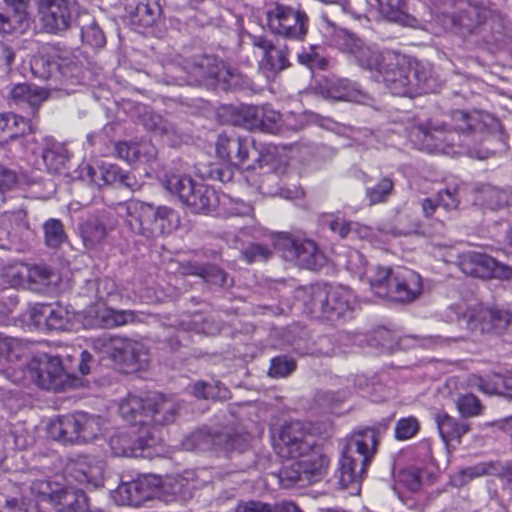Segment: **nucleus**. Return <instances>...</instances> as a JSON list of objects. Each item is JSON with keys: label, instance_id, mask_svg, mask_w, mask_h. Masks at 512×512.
Masks as SVG:
<instances>
[{"label": "nucleus", "instance_id": "obj_1", "mask_svg": "<svg viewBox=\"0 0 512 512\" xmlns=\"http://www.w3.org/2000/svg\"><path fill=\"white\" fill-rule=\"evenodd\" d=\"M452 120L453 130H447L442 123L429 121L408 128L407 136L419 150L428 153H448L447 149L450 147L468 145V132L482 129L479 112L467 113L457 110L452 113Z\"/></svg>", "mask_w": 512, "mask_h": 512}, {"label": "nucleus", "instance_id": "obj_2", "mask_svg": "<svg viewBox=\"0 0 512 512\" xmlns=\"http://www.w3.org/2000/svg\"><path fill=\"white\" fill-rule=\"evenodd\" d=\"M372 73L377 82H383L393 95L415 97L431 91L428 71L395 51H381L379 65Z\"/></svg>", "mask_w": 512, "mask_h": 512}, {"label": "nucleus", "instance_id": "obj_3", "mask_svg": "<svg viewBox=\"0 0 512 512\" xmlns=\"http://www.w3.org/2000/svg\"><path fill=\"white\" fill-rule=\"evenodd\" d=\"M295 298L311 317L333 324L352 319L356 306L354 293L342 285L330 288L320 285L300 287L295 292Z\"/></svg>", "mask_w": 512, "mask_h": 512}, {"label": "nucleus", "instance_id": "obj_4", "mask_svg": "<svg viewBox=\"0 0 512 512\" xmlns=\"http://www.w3.org/2000/svg\"><path fill=\"white\" fill-rule=\"evenodd\" d=\"M377 446L376 431L366 428L352 434L341 453L336 477L342 489L359 494L362 479Z\"/></svg>", "mask_w": 512, "mask_h": 512}, {"label": "nucleus", "instance_id": "obj_5", "mask_svg": "<svg viewBox=\"0 0 512 512\" xmlns=\"http://www.w3.org/2000/svg\"><path fill=\"white\" fill-rule=\"evenodd\" d=\"M433 21L443 31L472 34L491 14L488 0H429Z\"/></svg>", "mask_w": 512, "mask_h": 512}, {"label": "nucleus", "instance_id": "obj_6", "mask_svg": "<svg viewBox=\"0 0 512 512\" xmlns=\"http://www.w3.org/2000/svg\"><path fill=\"white\" fill-rule=\"evenodd\" d=\"M117 213L124 218L125 225L132 233L148 239L169 234L180 224L179 215L172 208L154 207L139 200L120 203Z\"/></svg>", "mask_w": 512, "mask_h": 512}, {"label": "nucleus", "instance_id": "obj_7", "mask_svg": "<svg viewBox=\"0 0 512 512\" xmlns=\"http://www.w3.org/2000/svg\"><path fill=\"white\" fill-rule=\"evenodd\" d=\"M9 377L16 384L33 383L41 389L55 392L76 388L80 384V379L65 371L60 356L45 352L35 354L24 369L14 370Z\"/></svg>", "mask_w": 512, "mask_h": 512}, {"label": "nucleus", "instance_id": "obj_8", "mask_svg": "<svg viewBox=\"0 0 512 512\" xmlns=\"http://www.w3.org/2000/svg\"><path fill=\"white\" fill-rule=\"evenodd\" d=\"M175 69L181 73L175 75L179 85L204 84L227 91L237 89L244 84L243 76L239 72L209 56L185 60L182 66Z\"/></svg>", "mask_w": 512, "mask_h": 512}, {"label": "nucleus", "instance_id": "obj_9", "mask_svg": "<svg viewBox=\"0 0 512 512\" xmlns=\"http://www.w3.org/2000/svg\"><path fill=\"white\" fill-rule=\"evenodd\" d=\"M371 290L375 295L391 301L410 303L422 293V277L406 267L376 266L369 277Z\"/></svg>", "mask_w": 512, "mask_h": 512}, {"label": "nucleus", "instance_id": "obj_10", "mask_svg": "<svg viewBox=\"0 0 512 512\" xmlns=\"http://www.w3.org/2000/svg\"><path fill=\"white\" fill-rule=\"evenodd\" d=\"M178 404L159 393H149L144 398L129 394L119 404V413L131 425L146 427L150 423L172 422L178 411Z\"/></svg>", "mask_w": 512, "mask_h": 512}, {"label": "nucleus", "instance_id": "obj_11", "mask_svg": "<svg viewBox=\"0 0 512 512\" xmlns=\"http://www.w3.org/2000/svg\"><path fill=\"white\" fill-rule=\"evenodd\" d=\"M274 148L260 149L250 136L220 134L216 142V153L221 159L232 164L256 169L271 165L274 160Z\"/></svg>", "mask_w": 512, "mask_h": 512}, {"label": "nucleus", "instance_id": "obj_12", "mask_svg": "<svg viewBox=\"0 0 512 512\" xmlns=\"http://www.w3.org/2000/svg\"><path fill=\"white\" fill-rule=\"evenodd\" d=\"M104 421L98 415L85 412L59 416L48 425L51 438L63 444L87 443L103 431Z\"/></svg>", "mask_w": 512, "mask_h": 512}, {"label": "nucleus", "instance_id": "obj_13", "mask_svg": "<svg viewBox=\"0 0 512 512\" xmlns=\"http://www.w3.org/2000/svg\"><path fill=\"white\" fill-rule=\"evenodd\" d=\"M92 348L102 359L109 358L127 368H142L148 362L144 345L130 339L105 333L92 339Z\"/></svg>", "mask_w": 512, "mask_h": 512}, {"label": "nucleus", "instance_id": "obj_14", "mask_svg": "<svg viewBox=\"0 0 512 512\" xmlns=\"http://www.w3.org/2000/svg\"><path fill=\"white\" fill-rule=\"evenodd\" d=\"M275 250L287 262L298 267L317 270L324 263V256L316 243L310 239L296 237L289 233H277L272 236Z\"/></svg>", "mask_w": 512, "mask_h": 512}, {"label": "nucleus", "instance_id": "obj_15", "mask_svg": "<svg viewBox=\"0 0 512 512\" xmlns=\"http://www.w3.org/2000/svg\"><path fill=\"white\" fill-rule=\"evenodd\" d=\"M267 21L269 29L274 34L301 40L307 33L309 18L299 8L276 3L268 9Z\"/></svg>", "mask_w": 512, "mask_h": 512}, {"label": "nucleus", "instance_id": "obj_16", "mask_svg": "<svg viewBox=\"0 0 512 512\" xmlns=\"http://www.w3.org/2000/svg\"><path fill=\"white\" fill-rule=\"evenodd\" d=\"M247 444L245 435L220 432L212 433L207 428L197 429L186 435L181 441L182 449L186 451H216L230 452L241 450Z\"/></svg>", "mask_w": 512, "mask_h": 512}, {"label": "nucleus", "instance_id": "obj_17", "mask_svg": "<svg viewBox=\"0 0 512 512\" xmlns=\"http://www.w3.org/2000/svg\"><path fill=\"white\" fill-rule=\"evenodd\" d=\"M315 445V438L307 426L300 421L284 424L274 439L276 453L287 459H296L308 454Z\"/></svg>", "mask_w": 512, "mask_h": 512}, {"label": "nucleus", "instance_id": "obj_18", "mask_svg": "<svg viewBox=\"0 0 512 512\" xmlns=\"http://www.w3.org/2000/svg\"><path fill=\"white\" fill-rule=\"evenodd\" d=\"M459 321L466 323L471 331L501 334L512 330V311L487 308L479 304L463 313Z\"/></svg>", "mask_w": 512, "mask_h": 512}, {"label": "nucleus", "instance_id": "obj_19", "mask_svg": "<svg viewBox=\"0 0 512 512\" xmlns=\"http://www.w3.org/2000/svg\"><path fill=\"white\" fill-rule=\"evenodd\" d=\"M157 431L147 429L148 437H140L134 442L127 434L120 433L110 438L109 445L115 456L151 459L163 453L161 441L155 435Z\"/></svg>", "mask_w": 512, "mask_h": 512}, {"label": "nucleus", "instance_id": "obj_20", "mask_svg": "<svg viewBox=\"0 0 512 512\" xmlns=\"http://www.w3.org/2000/svg\"><path fill=\"white\" fill-rule=\"evenodd\" d=\"M330 42L331 45L352 57L363 69L373 71L379 65L381 52L366 45L355 34L345 29H335Z\"/></svg>", "mask_w": 512, "mask_h": 512}, {"label": "nucleus", "instance_id": "obj_21", "mask_svg": "<svg viewBox=\"0 0 512 512\" xmlns=\"http://www.w3.org/2000/svg\"><path fill=\"white\" fill-rule=\"evenodd\" d=\"M330 42L331 45L352 57L363 69L373 71L379 65L381 52L366 45L355 34L345 29H335Z\"/></svg>", "mask_w": 512, "mask_h": 512}, {"label": "nucleus", "instance_id": "obj_22", "mask_svg": "<svg viewBox=\"0 0 512 512\" xmlns=\"http://www.w3.org/2000/svg\"><path fill=\"white\" fill-rule=\"evenodd\" d=\"M460 269L463 273L478 278H500L508 279L512 270L506 265L498 263L489 255L467 251L459 256Z\"/></svg>", "mask_w": 512, "mask_h": 512}, {"label": "nucleus", "instance_id": "obj_23", "mask_svg": "<svg viewBox=\"0 0 512 512\" xmlns=\"http://www.w3.org/2000/svg\"><path fill=\"white\" fill-rule=\"evenodd\" d=\"M160 481L156 477L143 476L129 482H122L112 493L118 505L140 506L157 495Z\"/></svg>", "mask_w": 512, "mask_h": 512}, {"label": "nucleus", "instance_id": "obj_24", "mask_svg": "<svg viewBox=\"0 0 512 512\" xmlns=\"http://www.w3.org/2000/svg\"><path fill=\"white\" fill-rule=\"evenodd\" d=\"M103 472L104 462L89 455H78L69 459L65 469L67 478L92 488L102 485Z\"/></svg>", "mask_w": 512, "mask_h": 512}, {"label": "nucleus", "instance_id": "obj_25", "mask_svg": "<svg viewBox=\"0 0 512 512\" xmlns=\"http://www.w3.org/2000/svg\"><path fill=\"white\" fill-rule=\"evenodd\" d=\"M38 15L43 29L49 33L68 29L72 21L68 0H38Z\"/></svg>", "mask_w": 512, "mask_h": 512}, {"label": "nucleus", "instance_id": "obj_26", "mask_svg": "<svg viewBox=\"0 0 512 512\" xmlns=\"http://www.w3.org/2000/svg\"><path fill=\"white\" fill-rule=\"evenodd\" d=\"M73 312L59 303L35 304L30 310V317L39 329L65 330L69 327Z\"/></svg>", "mask_w": 512, "mask_h": 512}, {"label": "nucleus", "instance_id": "obj_27", "mask_svg": "<svg viewBox=\"0 0 512 512\" xmlns=\"http://www.w3.org/2000/svg\"><path fill=\"white\" fill-rule=\"evenodd\" d=\"M317 90L322 97L328 100L366 104L370 99L358 84L348 79H325L319 83Z\"/></svg>", "mask_w": 512, "mask_h": 512}, {"label": "nucleus", "instance_id": "obj_28", "mask_svg": "<svg viewBox=\"0 0 512 512\" xmlns=\"http://www.w3.org/2000/svg\"><path fill=\"white\" fill-rule=\"evenodd\" d=\"M29 0H3L0 7V33L9 34L28 25Z\"/></svg>", "mask_w": 512, "mask_h": 512}, {"label": "nucleus", "instance_id": "obj_29", "mask_svg": "<svg viewBox=\"0 0 512 512\" xmlns=\"http://www.w3.org/2000/svg\"><path fill=\"white\" fill-rule=\"evenodd\" d=\"M86 172L89 180L98 187L106 185L133 187L132 177L114 164L103 163L97 168L87 166Z\"/></svg>", "mask_w": 512, "mask_h": 512}, {"label": "nucleus", "instance_id": "obj_30", "mask_svg": "<svg viewBox=\"0 0 512 512\" xmlns=\"http://www.w3.org/2000/svg\"><path fill=\"white\" fill-rule=\"evenodd\" d=\"M183 204L193 213H208L216 207L218 197L216 192L202 182L192 184Z\"/></svg>", "mask_w": 512, "mask_h": 512}, {"label": "nucleus", "instance_id": "obj_31", "mask_svg": "<svg viewBox=\"0 0 512 512\" xmlns=\"http://www.w3.org/2000/svg\"><path fill=\"white\" fill-rule=\"evenodd\" d=\"M117 221L109 215L91 217L80 227L81 236L86 247H93L102 242L107 234L112 231Z\"/></svg>", "mask_w": 512, "mask_h": 512}, {"label": "nucleus", "instance_id": "obj_32", "mask_svg": "<svg viewBox=\"0 0 512 512\" xmlns=\"http://www.w3.org/2000/svg\"><path fill=\"white\" fill-rule=\"evenodd\" d=\"M21 278L26 277L28 288L37 293H45L57 279L56 274L47 266L35 265L22 267L15 275ZM22 279L14 280V285H20Z\"/></svg>", "mask_w": 512, "mask_h": 512}, {"label": "nucleus", "instance_id": "obj_33", "mask_svg": "<svg viewBox=\"0 0 512 512\" xmlns=\"http://www.w3.org/2000/svg\"><path fill=\"white\" fill-rule=\"evenodd\" d=\"M255 47L262 50V65L268 66L271 71H282L288 67V48L286 45H275L263 37L253 40Z\"/></svg>", "mask_w": 512, "mask_h": 512}, {"label": "nucleus", "instance_id": "obj_34", "mask_svg": "<svg viewBox=\"0 0 512 512\" xmlns=\"http://www.w3.org/2000/svg\"><path fill=\"white\" fill-rule=\"evenodd\" d=\"M51 505L58 512H84L87 510V497L80 489L60 484Z\"/></svg>", "mask_w": 512, "mask_h": 512}, {"label": "nucleus", "instance_id": "obj_35", "mask_svg": "<svg viewBox=\"0 0 512 512\" xmlns=\"http://www.w3.org/2000/svg\"><path fill=\"white\" fill-rule=\"evenodd\" d=\"M141 313L134 310H117L107 306L95 310L97 324L103 328H116L140 321Z\"/></svg>", "mask_w": 512, "mask_h": 512}, {"label": "nucleus", "instance_id": "obj_36", "mask_svg": "<svg viewBox=\"0 0 512 512\" xmlns=\"http://www.w3.org/2000/svg\"><path fill=\"white\" fill-rule=\"evenodd\" d=\"M32 132L30 122L14 113H0V144Z\"/></svg>", "mask_w": 512, "mask_h": 512}, {"label": "nucleus", "instance_id": "obj_37", "mask_svg": "<svg viewBox=\"0 0 512 512\" xmlns=\"http://www.w3.org/2000/svg\"><path fill=\"white\" fill-rule=\"evenodd\" d=\"M42 159L49 173L60 174L67 169L68 150L61 143L49 141L42 149Z\"/></svg>", "mask_w": 512, "mask_h": 512}, {"label": "nucleus", "instance_id": "obj_38", "mask_svg": "<svg viewBox=\"0 0 512 512\" xmlns=\"http://www.w3.org/2000/svg\"><path fill=\"white\" fill-rule=\"evenodd\" d=\"M439 434L443 442L448 446L452 442L460 443V439L469 431V425L465 422H458L447 413H439L436 418Z\"/></svg>", "mask_w": 512, "mask_h": 512}, {"label": "nucleus", "instance_id": "obj_39", "mask_svg": "<svg viewBox=\"0 0 512 512\" xmlns=\"http://www.w3.org/2000/svg\"><path fill=\"white\" fill-rule=\"evenodd\" d=\"M47 97L46 90L26 83L16 84L10 91V98L15 104H27L32 108L38 107Z\"/></svg>", "mask_w": 512, "mask_h": 512}, {"label": "nucleus", "instance_id": "obj_40", "mask_svg": "<svg viewBox=\"0 0 512 512\" xmlns=\"http://www.w3.org/2000/svg\"><path fill=\"white\" fill-rule=\"evenodd\" d=\"M183 273L201 277L207 283L217 286H228L231 284L227 273L214 265H200L188 263L182 267Z\"/></svg>", "mask_w": 512, "mask_h": 512}, {"label": "nucleus", "instance_id": "obj_41", "mask_svg": "<svg viewBox=\"0 0 512 512\" xmlns=\"http://www.w3.org/2000/svg\"><path fill=\"white\" fill-rule=\"evenodd\" d=\"M296 466L302 471L306 482L318 481L329 466V458L323 454L314 452L307 458L296 462Z\"/></svg>", "mask_w": 512, "mask_h": 512}, {"label": "nucleus", "instance_id": "obj_42", "mask_svg": "<svg viewBox=\"0 0 512 512\" xmlns=\"http://www.w3.org/2000/svg\"><path fill=\"white\" fill-rule=\"evenodd\" d=\"M162 186L183 203L187 193L192 189L194 180L191 176L178 171H169L160 178Z\"/></svg>", "mask_w": 512, "mask_h": 512}, {"label": "nucleus", "instance_id": "obj_43", "mask_svg": "<svg viewBox=\"0 0 512 512\" xmlns=\"http://www.w3.org/2000/svg\"><path fill=\"white\" fill-rule=\"evenodd\" d=\"M86 294L98 301H108L120 298L116 282L108 277L88 280L85 285Z\"/></svg>", "mask_w": 512, "mask_h": 512}, {"label": "nucleus", "instance_id": "obj_44", "mask_svg": "<svg viewBox=\"0 0 512 512\" xmlns=\"http://www.w3.org/2000/svg\"><path fill=\"white\" fill-rule=\"evenodd\" d=\"M26 344L14 337L0 333V363H14L26 356Z\"/></svg>", "mask_w": 512, "mask_h": 512}, {"label": "nucleus", "instance_id": "obj_45", "mask_svg": "<svg viewBox=\"0 0 512 512\" xmlns=\"http://www.w3.org/2000/svg\"><path fill=\"white\" fill-rule=\"evenodd\" d=\"M369 5L388 21L403 23L406 18L405 0H367Z\"/></svg>", "mask_w": 512, "mask_h": 512}, {"label": "nucleus", "instance_id": "obj_46", "mask_svg": "<svg viewBox=\"0 0 512 512\" xmlns=\"http://www.w3.org/2000/svg\"><path fill=\"white\" fill-rule=\"evenodd\" d=\"M59 486V483L52 482L47 479H38L32 481L29 485L22 484L21 490L25 493L29 490L31 495L35 496L39 500L47 501L52 504L54 495H56Z\"/></svg>", "mask_w": 512, "mask_h": 512}, {"label": "nucleus", "instance_id": "obj_47", "mask_svg": "<svg viewBox=\"0 0 512 512\" xmlns=\"http://www.w3.org/2000/svg\"><path fill=\"white\" fill-rule=\"evenodd\" d=\"M491 469H493V465L486 462L461 468L451 477V482L456 487H462L474 479L487 475Z\"/></svg>", "mask_w": 512, "mask_h": 512}, {"label": "nucleus", "instance_id": "obj_48", "mask_svg": "<svg viewBox=\"0 0 512 512\" xmlns=\"http://www.w3.org/2000/svg\"><path fill=\"white\" fill-rule=\"evenodd\" d=\"M30 67L33 75L43 80L50 79L59 72V64L44 54L33 56Z\"/></svg>", "mask_w": 512, "mask_h": 512}, {"label": "nucleus", "instance_id": "obj_49", "mask_svg": "<svg viewBox=\"0 0 512 512\" xmlns=\"http://www.w3.org/2000/svg\"><path fill=\"white\" fill-rule=\"evenodd\" d=\"M260 112L258 106H241L234 112L233 124L254 131L259 126Z\"/></svg>", "mask_w": 512, "mask_h": 512}, {"label": "nucleus", "instance_id": "obj_50", "mask_svg": "<svg viewBox=\"0 0 512 512\" xmlns=\"http://www.w3.org/2000/svg\"><path fill=\"white\" fill-rule=\"evenodd\" d=\"M45 244L50 248H58L66 240V233L59 219L50 218L43 224Z\"/></svg>", "mask_w": 512, "mask_h": 512}, {"label": "nucleus", "instance_id": "obj_51", "mask_svg": "<svg viewBox=\"0 0 512 512\" xmlns=\"http://www.w3.org/2000/svg\"><path fill=\"white\" fill-rule=\"evenodd\" d=\"M394 184L391 179L384 177L374 186L366 188V197L370 205L386 202L393 192Z\"/></svg>", "mask_w": 512, "mask_h": 512}, {"label": "nucleus", "instance_id": "obj_52", "mask_svg": "<svg viewBox=\"0 0 512 512\" xmlns=\"http://www.w3.org/2000/svg\"><path fill=\"white\" fill-rule=\"evenodd\" d=\"M281 115L278 111L262 106L259 118L258 131L270 134H277L281 128Z\"/></svg>", "mask_w": 512, "mask_h": 512}, {"label": "nucleus", "instance_id": "obj_53", "mask_svg": "<svg viewBox=\"0 0 512 512\" xmlns=\"http://www.w3.org/2000/svg\"><path fill=\"white\" fill-rule=\"evenodd\" d=\"M147 147L153 153V145L150 142H120L116 146V151L121 159L132 163L141 158L143 148Z\"/></svg>", "mask_w": 512, "mask_h": 512}, {"label": "nucleus", "instance_id": "obj_54", "mask_svg": "<svg viewBox=\"0 0 512 512\" xmlns=\"http://www.w3.org/2000/svg\"><path fill=\"white\" fill-rule=\"evenodd\" d=\"M483 198L486 205L495 210L509 204L512 199V191L486 186L483 191Z\"/></svg>", "mask_w": 512, "mask_h": 512}, {"label": "nucleus", "instance_id": "obj_55", "mask_svg": "<svg viewBox=\"0 0 512 512\" xmlns=\"http://www.w3.org/2000/svg\"><path fill=\"white\" fill-rule=\"evenodd\" d=\"M420 430V423L414 416L400 418L394 429L395 438L397 440H409L417 435Z\"/></svg>", "mask_w": 512, "mask_h": 512}, {"label": "nucleus", "instance_id": "obj_56", "mask_svg": "<svg viewBox=\"0 0 512 512\" xmlns=\"http://www.w3.org/2000/svg\"><path fill=\"white\" fill-rule=\"evenodd\" d=\"M160 13L161 7L155 1L149 2L147 0H143L140 1L135 7V15L145 26L152 25L157 20Z\"/></svg>", "mask_w": 512, "mask_h": 512}, {"label": "nucleus", "instance_id": "obj_57", "mask_svg": "<svg viewBox=\"0 0 512 512\" xmlns=\"http://www.w3.org/2000/svg\"><path fill=\"white\" fill-rule=\"evenodd\" d=\"M19 179L15 171L0 166V205L7 198L11 197L12 192L17 188Z\"/></svg>", "mask_w": 512, "mask_h": 512}, {"label": "nucleus", "instance_id": "obj_58", "mask_svg": "<svg viewBox=\"0 0 512 512\" xmlns=\"http://www.w3.org/2000/svg\"><path fill=\"white\" fill-rule=\"evenodd\" d=\"M346 268L360 279L366 276L369 280L370 275L368 274L367 260L361 252L357 250L349 251L347 255ZM375 268L376 267L371 270V276L373 275V270Z\"/></svg>", "mask_w": 512, "mask_h": 512}, {"label": "nucleus", "instance_id": "obj_59", "mask_svg": "<svg viewBox=\"0 0 512 512\" xmlns=\"http://www.w3.org/2000/svg\"><path fill=\"white\" fill-rule=\"evenodd\" d=\"M473 385L477 386L478 389L488 395L500 394L503 392V375L491 374L486 378L475 377Z\"/></svg>", "mask_w": 512, "mask_h": 512}, {"label": "nucleus", "instance_id": "obj_60", "mask_svg": "<svg viewBox=\"0 0 512 512\" xmlns=\"http://www.w3.org/2000/svg\"><path fill=\"white\" fill-rule=\"evenodd\" d=\"M162 490L172 498H185L189 494V482L181 475L171 476L162 484Z\"/></svg>", "mask_w": 512, "mask_h": 512}, {"label": "nucleus", "instance_id": "obj_61", "mask_svg": "<svg viewBox=\"0 0 512 512\" xmlns=\"http://www.w3.org/2000/svg\"><path fill=\"white\" fill-rule=\"evenodd\" d=\"M456 406L463 417H474L481 413V404L472 394L460 395L456 400Z\"/></svg>", "mask_w": 512, "mask_h": 512}, {"label": "nucleus", "instance_id": "obj_62", "mask_svg": "<svg viewBox=\"0 0 512 512\" xmlns=\"http://www.w3.org/2000/svg\"><path fill=\"white\" fill-rule=\"evenodd\" d=\"M81 38L92 47H103L106 43L103 31L94 21L82 27Z\"/></svg>", "mask_w": 512, "mask_h": 512}, {"label": "nucleus", "instance_id": "obj_63", "mask_svg": "<svg viewBox=\"0 0 512 512\" xmlns=\"http://www.w3.org/2000/svg\"><path fill=\"white\" fill-rule=\"evenodd\" d=\"M279 480L284 487H291L296 484H304L305 478L299 467L296 466V462L290 466L283 467L279 472Z\"/></svg>", "mask_w": 512, "mask_h": 512}, {"label": "nucleus", "instance_id": "obj_64", "mask_svg": "<svg viewBox=\"0 0 512 512\" xmlns=\"http://www.w3.org/2000/svg\"><path fill=\"white\" fill-rule=\"evenodd\" d=\"M21 498L5 497L3 503H0L1 512H29L31 500L20 489Z\"/></svg>", "mask_w": 512, "mask_h": 512}]
</instances>
